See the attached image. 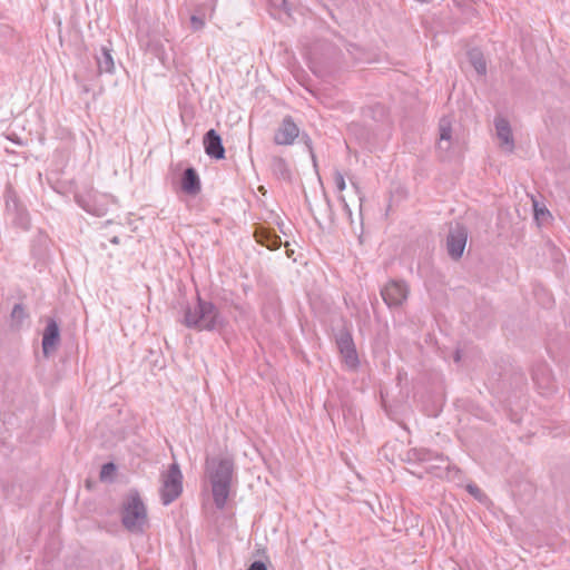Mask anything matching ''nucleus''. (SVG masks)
I'll list each match as a JSON object with an SVG mask.
<instances>
[{
  "label": "nucleus",
  "instance_id": "nucleus-22",
  "mask_svg": "<svg viewBox=\"0 0 570 570\" xmlns=\"http://www.w3.org/2000/svg\"><path fill=\"white\" fill-rule=\"evenodd\" d=\"M18 309H20L19 306H16L13 309V315L18 312Z\"/></svg>",
  "mask_w": 570,
  "mask_h": 570
},
{
  "label": "nucleus",
  "instance_id": "nucleus-6",
  "mask_svg": "<svg viewBox=\"0 0 570 570\" xmlns=\"http://www.w3.org/2000/svg\"><path fill=\"white\" fill-rule=\"evenodd\" d=\"M337 346L344 365L350 370H356L360 361L352 336L350 334L341 335Z\"/></svg>",
  "mask_w": 570,
  "mask_h": 570
},
{
  "label": "nucleus",
  "instance_id": "nucleus-21",
  "mask_svg": "<svg viewBox=\"0 0 570 570\" xmlns=\"http://www.w3.org/2000/svg\"><path fill=\"white\" fill-rule=\"evenodd\" d=\"M468 489H469V491H470V492H472V493H473V492H475V489H473L471 485H469V487H468Z\"/></svg>",
  "mask_w": 570,
  "mask_h": 570
},
{
  "label": "nucleus",
  "instance_id": "nucleus-23",
  "mask_svg": "<svg viewBox=\"0 0 570 570\" xmlns=\"http://www.w3.org/2000/svg\"><path fill=\"white\" fill-rule=\"evenodd\" d=\"M484 69H485V66L482 65L481 68H480V71H484Z\"/></svg>",
  "mask_w": 570,
  "mask_h": 570
},
{
  "label": "nucleus",
  "instance_id": "nucleus-13",
  "mask_svg": "<svg viewBox=\"0 0 570 570\" xmlns=\"http://www.w3.org/2000/svg\"><path fill=\"white\" fill-rule=\"evenodd\" d=\"M183 188L189 194H196L199 190V179L193 168H188L183 178Z\"/></svg>",
  "mask_w": 570,
  "mask_h": 570
},
{
  "label": "nucleus",
  "instance_id": "nucleus-5",
  "mask_svg": "<svg viewBox=\"0 0 570 570\" xmlns=\"http://www.w3.org/2000/svg\"><path fill=\"white\" fill-rule=\"evenodd\" d=\"M299 136V128L291 117H285L274 131L273 140L278 146H289Z\"/></svg>",
  "mask_w": 570,
  "mask_h": 570
},
{
  "label": "nucleus",
  "instance_id": "nucleus-11",
  "mask_svg": "<svg viewBox=\"0 0 570 570\" xmlns=\"http://www.w3.org/2000/svg\"><path fill=\"white\" fill-rule=\"evenodd\" d=\"M59 342V328L58 325L51 321L45 331L43 338H42V347L45 354L50 353L52 350H55L56 345Z\"/></svg>",
  "mask_w": 570,
  "mask_h": 570
},
{
  "label": "nucleus",
  "instance_id": "nucleus-12",
  "mask_svg": "<svg viewBox=\"0 0 570 570\" xmlns=\"http://www.w3.org/2000/svg\"><path fill=\"white\" fill-rule=\"evenodd\" d=\"M256 242L267 247L268 249H277L282 242L281 237L265 228H258L255 232Z\"/></svg>",
  "mask_w": 570,
  "mask_h": 570
},
{
  "label": "nucleus",
  "instance_id": "nucleus-15",
  "mask_svg": "<svg viewBox=\"0 0 570 570\" xmlns=\"http://www.w3.org/2000/svg\"><path fill=\"white\" fill-rule=\"evenodd\" d=\"M452 129L448 121H442L440 125V139L449 141L451 139Z\"/></svg>",
  "mask_w": 570,
  "mask_h": 570
},
{
  "label": "nucleus",
  "instance_id": "nucleus-14",
  "mask_svg": "<svg viewBox=\"0 0 570 570\" xmlns=\"http://www.w3.org/2000/svg\"><path fill=\"white\" fill-rule=\"evenodd\" d=\"M104 58L98 62V68L100 71L112 72L115 69V62L109 49H102Z\"/></svg>",
  "mask_w": 570,
  "mask_h": 570
},
{
  "label": "nucleus",
  "instance_id": "nucleus-20",
  "mask_svg": "<svg viewBox=\"0 0 570 570\" xmlns=\"http://www.w3.org/2000/svg\"><path fill=\"white\" fill-rule=\"evenodd\" d=\"M468 489H469V491H470V492H472V493H473V492H475V489H473L471 485H469V487H468Z\"/></svg>",
  "mask_w": 570,
  "mask_h": 570
},
{
  "label": "nucleus",
  "instance_id": "nucleus-4",
  "mask_svg": "<svg viewBox=\"0 0 570 570\" xmlns=\"http://www.w3.org/2000/svg\"><path fill=\"white\" fill-rule=\"evenodd\" d=\"M161 499L164 504H169L176 500L183 491V475L177 464H171L166 473L163 474Z\"/></svg>",
  "mask_w": 570,
  "mask_h": 570
},
{
  "label": "nucleus",
  "instance_id": "nucleus-19",
  "mask_svg": "<svg viewBox=\"0 0 570 570\" xmlns=\"http://www.w3.org/2000/svg\"><path fill=\"white\" fill-rule=\"evenodd\" d=\"M546 214H548V212H546L543 209L535 208V216H537V218H539L540 215H546Z\"/></svg>",
  "mask_w": 570,
  "mask_h": 570
},
{
  "label": "nucleus",
  "instance_id": "nucleus-16",
  "mask_svg": "<svg viewBox=\"0 0 570 570\" xmlns=\"http://www.w3.org/2000/svg\"><path fill=\"white\" fill-rule=\"evenodd\" d=\"M115 470H116V468L112 463H107V464L102 465L101 471H100V479L106 480V479L111 478L115 473Z\"/></svg>",
  "mask_w": 570,
  "mask_h": 570
},
{
  "label": "nucleus",
  "instance_id": "nucleus-2",
  "mask_svg": "<svg viewBox=\"0 0 570 570\" xmlns=\"http://www.w3.org/2000/svg\"><path fill=\"white\" fill-rule=\"evenodd\" d=\"M186 326L198 331H215L225 326V321L210 302L198 299L193 308H188L184 320Z\"/></svg>",
  "mask_w": 570,
  "mask_h": 570
},
{
  "label": "nucleus",
  "instance_id": "nucleus-18",
  "mask_svg": "<svg viewBox=\"0 0 570 570\" xmlns=\"http://www.w3.org/2000/svg\"><path fill=\"white\" fill-rule=\"evenodd\" d=\"M248 570H267L266 569V566L261 562V561H255L249 568Z\"/></svg>",
  "mask_w": 570,
  "mask_h": 570
},
{
  "label": "nucleus",
  "instance_id": "nucleus-9",
  "mask_svg": "<svg viewBox=\"0 0 570 570\" xmlns=\"http://www.w3.org/2000/svg\"><path fill=\"white\" fill-rule=\"evenodd\" d=\"M203 145L209 157L215 159L225 158V148L223 146L222 137L215 129H210L205 134Z\"/></svg>",
  "mask_w": 570,
  "mask_h": 570
},
{
  "label": "nucleus",
  "instance_id": "nucleus-3",
  "mask_svg": "<svg viewBox=\"0 0 570 570\" xmlns=\"http://www.w3.org/2000/svg\"><path fill=\"white\" fill-rule=\"evenodd\" d=\"M122 522L130 531H141L147 524V511L138 494L132 493L126 499Z\"/></svg>",
  "mask_w": 570,
  "mask_h": 570
},
{
  "label": "nucleus",
  "instance_id": "nucleus-8",
  "mask_svg": "<svg viewBox=\"0 0 570 570\" xmlns=\"http://www.w3.org/2000/svg\"><path fill=\"white\" fill-rule=\"evenodd\" d=\"M382 297L387 305L399 306L406 299L407 288L400 282H391L383 288Z\"/></svg>",
  "mask_w": 570,
  "mask_h": 570
},
{
  "label": "nucleus",
  "instance_id": "nucleus-7",
  "mask_svg": "<svg viewBox=\"0 0 570 570\" xmlns=\"http://www.w3.org/2000/svg\"><path fill=\"white\" fill-rule=\"evenodd\" d=\"M466 239L468 233L466 229L462 226H458L450 233L446 242V247L449 255L452 258L458 259L462 256L466 245Z\"/></svg>",
  "mask_w": 570,
  "mask_h": 570
},
{
  "label": "nucleus",
  "instance_id": "nucleus-1",
  "mask_svg": "<svg viewBox=\"0 0 570 570\" xmlns=\"http://www.w3.org/2000/svg\"><path fill=\"white\" fill-rule=\"evenodd\" d=\"M234 466L228 459L212 461L207 465V475L212 487L214 502L218 509H223L228 500Z\"/></svg>",
  "mask_w": 570,
  "mask_h": 570
},
{
  "label": "nucleus",
  "instance_id": "nucleus-17",
  "mask_svg": "<svg viewBox=\"0 0 570 570\" xmlns=\"http://www.w3.org/2000/svg\"><path fill=\"white\" fill-rule=\"evenodd\" d=\"M334 180H335V185L340 191H343L346 188V183H345L344 176L341 173L335 174Z\"/></svg>",
  "mask_w": 570,
  "mask_h": 570
},
{
  "label": "nucleus",
  "instance_id": "nucleus-10",
  "mask_svg": "<svg viewBox=\"0 0 570 570\" xmlns=\"http://www.w3.org/2000/svg\"><path fill=\"white\" fill-rule=\"evenodd\" d=\"M495 130L498 138L500 139V145L508 151L513 149V139L510 125L503 118L495 119Z\"/></svg>",
  "mask_w": 570,
  "mask_h": 570
}]
</instances>
